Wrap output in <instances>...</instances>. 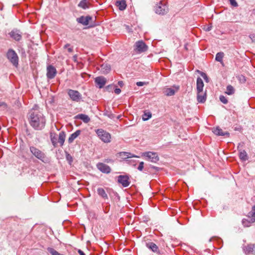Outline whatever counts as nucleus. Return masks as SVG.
I'll use <instances>...</instances> for the list:
<instances>
[{"instance_id": "nucleus-5", "label": "nucleus", "mask_w": 255, "mask_h": 255, "mask_svg": "<svg viewBox=\"0 0 255 255\" xmlns=\"http://www.w3.org/2000/svg\"><path fill=\"white\" fill-rule=\"evenodd\" d=\"M67 94L70 99L73 101L79 102L82 99L81 94L77 90L68 89L67 91Z\"/></svg>"}, {"instance_id": "nucleus-35", "label": "nucleus", "mask_w": 255, "mask_h": 255, "mask_svg": "<svg viewBox=\"0 0 255 255\" xmlns=\"http://www.w3.org/2000/svg\"><path fill=\"white\" fill-rule=\"evenodd\" d=\"M151 117V113L150 112H145L142 115V120L144 121H147Z\"/></svg>"}, {"instance_id": "nucleus-34", "label": "nucleus", "mask_w": 255, "mask_h": 255, "mask_svg": "<svg viewBox=\"0 0 255 255\" xmlns=\"http://www.w3.org/2000/svg\"><path fill=\"white\" fill-rule=\"evenodd\" d=\"M104 115L107 116L111 119H114L115 118H116V116L114 114H113L111 111L108 110H106L104 112Z\"/></svg>"}, {"instance_id": "nucleus-58", "label": "nucleus", "mask_w": 255, "mask_h": 255, "mask_svg": "<svg viewBox=\"0 0 255 255\" xmlns=\"http://www.w3.org/2000/svg\"><path fill=\"white\" fill-rule=\"evenodd\" d=\"M94 26V25L92 24V25H91L89 27H93V26Z\"/></svg>"}, {"instance_id": "nucleus-57", "label": "nucleus", "mask_w": 255, "mask_h": 255, "mask_svg": "<svg viewBox=\"0 0 255 255\" xmlns=\"http://www.w3.org/2000/svg\"><path fill=\"white\" fill-rule=\"evenodd\" d=\"M122 117V115H119L117 117H116L117 119H120Z\"/></svg>"}, {"instance_id": "nucleus-22", "label": "nucleus", "mask_w": 255, "mask_h": 255, "mask_svg": "<svg viewBox=\"0 0 255 255\" xmlns=\"http://www.w3.org/2000/svg\"><path fill=\"white\" fill-rule=\"evenodd\" d=\"M75 119H80V120H82L85 123H88L90 121V119L88 117V116L85 115V114H78V115H76L75 117Z\"/></svg>"}, {"instance_id": "nucleus-23", "label": "nucleus", "mask_w": 255, "mask_h": 255, "mask_svg": "<svg viewBox=\"0 0 255 255\" xmlns=\"http://www.w3.org/2000/svg\"><path fill=\"white\" fill-rule=\"evenodd\" d=\"M197 101L199 103H204L206 100V93H198L197 92Z\"/></svg>"}, {"instance_id": "nucleus-26", "label": "nucleus", "mask_w": 255, "mask_h": 255, "mask_svg": "<svg viewBox=\"0 0 255 255\" xmlns=\"http://www.w3.org/2000/svg\"><path fill=\"white\" fill-rule=\"evenodd\" d=\"M65 133L64 131H61L59 133L57 142L60 144V146L63 145L65 139Z\"/></svg>"}, {"instance_id": "nucleus-19", "label": "nucleus", "mask_w": 255, "mask_h": 255, "mask_svg": "<svg viewBox=\"0 0 255 255\" xmlns=\"http://www.w3.org/2000/svg\"><path fill=\"white\" fill-rule=\"evenodd\" d=\"M146 247L154 253H159L158 247L155 244L152 242L146 243Z\"/></svg>"}, {"instance_id": "nucleus-9", "label": "nucleus", "mask_w": 255, "mask_h": 255, "mask_svg": "<svg viewBox=\"0 0 255 255\" xmlns=\"http://www.w3.org/2000/svg\"><path fill=\"white\" fill-rule=\"evenodd\" d=\"M93 18L90 15L87 16H81L76 19V21L78 23L82 24L84 26H87L90 23V22L92 21Z\"/></svg>"}, {"instance_id": "nucleus-7", "label": "nucleus", "mask_w": 255, "mask_h": 255, "mask_svg": "<svg viewBox=\"0 0 255 255\" xmlns=\"http://www.w3.org/2000/svg\"><path fill=\"white\" fill-rule=\"evenodd\" d=\"M142 155L146 157V159L152 162H156L159 160V157L155 152H146L142 153Z\"/></svg>"}, {"instance_id": "nucleus-41", "label": "nucleus", "mask_w": 255, "mask_h": 255, "mask_svg": "<svg viewBox=\"0 0 255 255\" xmlns=\"http://www.w3.org/2000/svg\"><path fill=\"white\" fill-rule=\"evenodd\" d=\"M144 167V162L141 161L139 163V165L137 167V169L139 171H142Z\"/></svg>"}, {"instance_id": "nucleus-37", "label": "nucleus", "mask_w": 255, "mask_h": 255, "mask_svg": "<svg viewBox=\"0 0 255 255\" xmlns=\"http://www.w3.org/2000/svg\"><path fill=\"white\" fill-rule=\"evenodd\" d=\"M237 78L241 83H245L246 82V77L243 75H238Z\"/></svg>"}, {"instance_id": "nucleus-51", "label": "nucleus", "mask_w": 255, "mask_h": 255, "mask_svg": "<svg viewBox=\"0 0 255 255\" xmlns=\"http://www.w3.org/2000/svg\"><path fill=\"white\" fill-rule=\"evenodd\" d=\"M118 85L122 87L124 85V83L122 81H120L118 82Z\"/></svg>"}, {"instance_id": "nucleus-21", "label": "nucleus", "mask_w": 255, "mask_h": 255, "mask_svg": "<svg viewBox=\"0 0 255 255\" xmlns=\"http://www.w3.org/2000/svg\"><path fill=\"white\" fill-rule=\"evenodd\" d=\"M204 84L202 79L200 77H198L197 79V90L198 93H202Z\"/></svg>"}, {"instance_id": "nucleus-53", "label": "nucleus", "mask_w": 255, "mask_h": 255, "mask_svg": "<svg viewBox=\"0 0 255 255\" xmlns=\"http://www.w3.org/2000/svg\"><path fill=\"white\" fill-rule=\"evenodd\" d=\"M105 162L109 163V162H113V160L111 159H107L105 160Z\"/></svg>"}, {"instance_id": "nucleus-54", "label": "nucleus", "mask_w": 255, "mask_h": 255, "mask_svg": "<svg viewBox=\"0 0 255 255\" xmlns=\"http://www.w3.org/2000/svg\"><path fill=\"white\" fill-rule=\"evenodd\" d=\"M70 46V44H69V43H67V44H66V45H64V48H68Z\"/></svg>"}, {"instance_id": "nucleus-52", "label": "nucleus", "mask_w": 255, "mask_h": 255, "mask_svg": "<svg viewBox=\"0 0 255 255\" xmlns=\"http://www.w3.org/2000/svg\"><path fill=\"white\" fill-rule=\"evenodd\" d=\"M211 29H212V26H208V27L206 28V31H210V30H211Z\"/></svg>"}, {"instance_id": "nucleus-12", "label": "nucleus", "mask_w": 255, "mask_h": 255, "mask_svg": "<svg viewBox=\"0 0 255 255\" xmlns=\"http://www.w3.org/2000/svg\"><path fill=\"white\" fill-rule=\"evenodd\" d=\"M97 167L100 171L104 173L108 174L111 171L110 167L103 163H98L97 164Z\"/></svg>"}, {"instance_id": "nucleus-18", "label": "nucleus", "mask_w": 255, "mask_h": 255, "mask_svg": "<svg viewBox=\"0 0 255 255\" xmlns=\"http://www.w3.org/2000/svg\"><path fill=\"white\" fill-rule=\"evenodd\" d=\"M10 36L16 41H19L21 39V35L18 30H12L9 33Z\"/></svg>"}, {"instance_id": "nucleus-36", "label": "nucleus", "mask_w": 255, "mask_h": 255, "mask_svg": "<svg viewBox=\"0 0 255 255\" xmlns=\"http://www.w3.org/2000/svg\"><path fill=\"white\" fill-rule=\"evenodd\" d=\"M47 251L49 253L51 254V255H61L60 253H59L55 250L52 248H48Z\"/></svg>"}, {"instance_id": "nucleus-20", "label": "nucleus", "mask_w": 255, "mask_h": 255, "mask_svg": "<svg viewBox=\"0 0 255 255\" xmlns=\"http://www.w3.org/2000/svg\"><path fill=\"white\" fill-rule=\"evenodd\" d=\"M90 6L91 3L88 0H81L78 4V6L83 9H88Z\"/></svg>"}, {"instance_id": "nucleus-8", "label": "nucleus", "mask_w": 255, "mask_h": 255, "mask_svg": "<svg viewBox=\"0 0 255 255\" xmlns=\"http://www.w3.org/2000/svg\"><path fill=\"white\" fill-rule=\"evenodd\" d=\"M118 182L119 183L122 184L124 187H127L130 184L129 176L127 175H119L118 176Z\"/></svg>"}, {"instance_id": "nucleus-39", "label": "nucleus", "mask_w": 255, "mask_h": 255, "mask_svg": "<svg viewBox=\"0 0 255 255\" xmlns=\"http://www.w3.org/2000/svg\"><path fill=\"white\" fill-rule=\"evenodd\" d=\"M219 99H220V101L222 103H223V104H226L228 103V100L224 96H223V95L220 96L219 97Z\"/></svg>"}, {"instance_id": "nucleus-4", "label": "nucleus", "mask_w": 255, "mask_h": 255, "mask_svg": "<svg viewBox=\"0 0 255 255\" xmlns=\"http://www.w3.org/2000/svg\"><path fill=\"white\" fill-rule=\"evenodd\" d=\"M96 133L98 137L104 142L108 143L111 141V134L102 129H98Z\"/></svg>"}, {"instance_id": "nucleus-13", "label": "nucleus", "mask_w": 255, "mask_h": 255, "mask_svg": "<svg viewBox=\"0 0 255 255\" xmlns=\"http://www.w3.org/2000/svg\"><path fill=\"white\" fill-rule=\"evenodd\" d=\"M243 251L246 255H255V244H249L244 247Z\"/></svg>"}, {"instance_id": "nucleus-40", "label": "nucleus", "mask_w": 255, "mask_h": 255, "mask_svg": "<svg viewBox=\"0 0 255 255\" xmlns=\"http://www.w3.org/2000/svg\"><path fill=\"white\" fill-rule=\"evenodd\" d=\"M123 154H128V155H127L128 158H131V157H137V158L139 157V156H136L135 155H134L133 154H132V153H131L130 152H124V153H123Z\"/></svg>"}, {"instance_id": "nucleus-6", "label": "nucleus", "mask_w": 255, "mask_h": 255, "mask_svg": "<svg viewBox=\"0 0 255 255\" xmlns=\"http://www.w3.org/2000/svg\"><path fill=\"white\" fill-rule=\"evenodd\" d=\"M168 10L167 5L161 1L156 5L155 8V12L158 14H165L168 12Z\"/></svg>"}, {"instance_id": "nucleus-17", "label": "nucleus", "mask_w": 255, "mask_h": 255, "mask_svg": "<svg viewBox=\"0 0 255 255\" xmlns=\"http://www.w3.org/2000/svg\"><path fill=\"white\" fill-rule=\"evenodd\" d=\"M95 82L99 88H102L106 84V80L103 77H98L95 78Z\"/></svg>"}, {"instance_id": "nucleus-1", "label": "nucleus", "mask_w": 255, "mask_h": 255, "mask_svg": "<svg viewBox=\"0 0 255 255\" xmlns=\"http://www.w3.org/2000/svg\"><path fill=\"white\" fill-rule=\"evenodd\" d=\"M36 105L30 112L29 121L30 126L35 130H41L46 124V119L43 113L38 109Z\"/></svg>"}, {"instance_id": "nucleus-42", "label": "nucleus", "mask_w": 255, "mask_h": 255, "mask_svg": "<svg viewBox=\"0 0 255 255\" xmlns=\"http://www.w3.org/2000/svg\"><path fill=\"white\" fill-rule=\"evenodd\" d=\"M231 4L234 6H237L238 3L236 0H229Z\"/></svg>"}, {"instance_id": "nucleus-31", "label": "nucleus", "mask_w": 255, "mask_h": 255, "mask_svg": "<svg viewBox=\"0 0 255 255\" xmlns=\"http://www.w3.org/2000/svg\"><path fill=\"white\" fill-rule=\"evenodd\" d=\"M58 136L55 133H50V138L52 144L54 147H56L58 143Z\"/></svg>"}, {"instance_id": "nucleus-10", "label": "nucleus", "mask_w": 255, "mask_h": 255, "mask_svg": "<svg viewBox=\"0 0 255 255\" xmlns=\"http://www.w3.org/2000/svg\"><path fill=\"white\" fill-rule=\"evenodd\" d=\"M135 49L138 52L141 53L146 51L147 50V46L142 40H139L135 42Z\"/></svg>"}, {"instance_id": "nucleus-43", "label": "nucleus", "mask_w": 255, "mask_h": 255, "mask_svg": "<svg viewBox=\"0 0 255 255\" xmlns=\"http://www.w3.org/2000/svg\"><path fill=\"white\" fill-rule=\"evenodd\" d=\"M66 159L70 163L73 161L72 157L69 154L66 155Z\"/></svg>"}, {"instance_id": "nucleus-33", "label": "nucleus", "mask_w": 255, "mask_h": 255, "mask_svg": "<svg viewBox=\"0 0 255 255\" xmlns=\"http://www.w3.org/2000/svg\"><path fill=\"white\" fill-rule=\"evenodd\" d=\"M235 93V89L231 85H228L227 87V91L226 93L229 95H231Z\"/></svg>"}, {"instance_id": "nucleus-24", "label": "nucleus", "mask_w": 255, "mask_h": 255, "mask_svg": "<svg viewBox=\"0 0 255 255\" xmlns=\"http://www.w3.org/2000/svg\"><path fill=\"white\" fill-rule=\"evenodd\" d=\"M81 133L80 130H77L75 132L73 133L70 135L69 137L68 141L69 143H71L73 142L74 140Z\"/></svg>"}, {"instance_id": "nucleus-55", "label": "nucleus", "mask_w": 255, "mask_h": 255, "mask_svg": "<svg viewBox=\"0 0 255 255\" xmlns=\"http://www.w3.org/2000/svg\"><path fill=\"white\" fill-rule=\"evenodd\" d=\"M77 55H75L74 56H73V60H74V61H76V60H77Z\"/></svg>"}, {"instance_id": "nucleus-30", "label": "nucleus", "mask_w": 255, "mask_h": 255, "mask_svg": "<svg viewBox=\"0 0 255 255\" xmlns=\"http://www.w3.org/2000/svg\"><path fill=\"white\" fill-rule=\"evenodd\" d=\"M247 216L252 219V221L255 222V205L252 207L251 211L248 213Z\"/></svg>"}, {"instance_id": "nucleus-3", "label": "nucleus", "mask_w": 255, "mask_h": 255, "mask_svg": "<svg viewBox=\"0 0 255 255\" xmlns=\"http://www.w3.org/2000/svg\"><path fill=\"white\" fill-rule=\"evenodd\" d=\"M6 57L14 66H17L18 64V56L14 50L9 49L6 53Z\"/></svg>"}, {"instance_id": "nucleus-38", "label": "nucleus", "mask_w": 255, "mask_h": 255, "mask_svg": "<svg viewBox=\"0 0 255 255\" xmlns=\"http://www.w3.org/2000/svg\"><path fill=\"white\" fill-rule=\"evenodd\" d=\"M200 75L203 78L206 82L208 83L209 82V79L206 73L201 72Z\"/></svg>"}, {"instance_id": "nucleus-15", "label": "nucleus", "mask_w": 255, "mask_h": 255, "mask_svg": "<svg viewBox=\"0 0 255 255\" xmlns=\"http://www.w3.org/2000/svg\"><path fill=\"white\" fill-rule=\"evenodd\" d=\"M213 132L214 134L217 135H222V136H229L230 133L228 131H223V130L220 128L219 127H216L215 128H213Z\"/></svg>"}, {"instance_id": "nucleus-56", "label": "nucleus", "mask_w": 255, "mask_h": 255, "mask_svg": "<svg viewBox=\"0 0 255 255\" xmlns=\"http://www.w3.org/2000/svg\"><path fill=\"white\" fill-rule=\"evenodd\" d=\"M6 106V104H5V103L4 102H1L0 103V107L1 106Z\"/></svg>"}, {"instance_id": "nucleus-11", "label": "nucleus", "mask_w": 255, "mask_h": 255, "mask_svg": "<svg viewBox=\"0 0 255 255\" xmlns=\"http://www.w3.org/2000/svg\"><path fill=\"white\" fill-rule=\"evenodd\" d=\"M57 73L56 68L52 66L49 65L47 67V73L46 76L48 79H52L55 77Z\"/></svg>"}, {"instance_id": "nucleus-47", "label": "nucleus", "mask_w": 255, "mask_h": 255, "mask_svg": "<svg viewBox=\"0 0 255 255\" xmlns=\"http://www.w3.org/2000/svg\"><path fill=\"white\" fill-rule=\"evenodd\" d=\"M114 92L116 94H119L121 92V90L120 88H116L115 89Z\"/></svg>"}, {"instance_id": "nucleus-25", "label": "nucleus", "mask_w": 255, "mask_h": 255, "mask_svg": "<svg viewBox=\"0 0 255 255\" xmlns=\"http://www.w3.org/2000/svg\"><path fill=\"white\" fill-rule=\"evenodd\" d=\"M116 5L119 7V9L121 10H125L127 7L126 1L125 0L117 1L116 2Z\"/></svg>"}, {"instance_id": "nucleus-27", "label": "nucleus", "mask_w": 255, "mask_h": 255, "mask_svg": "<svg viewBox=\"0 0 255 255\" xmlns=\"http://www.w3.org/2000/svg\"><path fill=\"white\" fill-rule=\"evenodd\" d=\"M101 70L103 74H107L111 70L110 65L107 63H104L101 66Z\"/></svg>"}, {"instance_id": "nucleus-45", "label": "nucleus", "mask_w": 255, "mask_h": 255, "mask_svg": "<svg viewBox=\"0 0 255 255\" xmlns=\"http://www.w3.org/2000/svg\"><path fill=\"white\" fill-rule=\"evenodd\" d=\"M159 168L158 167H156L154 166L150 165L148 169V170H150V169H154L155 171H157L158 170Z\"/></svg>"}, {"instance_id": "nucleus-28", "label": "nucleus", "mask_w": 255, "mask_h": 255, "mask_svg": "<svg viewBox=\"0 0 255 255\" xmlns=\"http://www.w3.org/2000/svg\"><path fill=\"white\" fill-rule=\"evenodd\" d=\"M253 220L251 219H247L244 218L242 221V225L244 227H249L251 226V225L254 223L255 221H252Z\"/></svg>"}, {"instance_id": "nucleus-32", "label": "nucleus", "mask_w": 255, "mask_h": 255, "mask_svg": "<svg viewBox=\"0 0 255 255\" xmlns=\"http://www.w3.org/2000/svg\"><path fill=\"white\" fill-rule=\"evenodd\" d=\"M223 52H218L216 55L215 60L218 62H222L223 61V58L224 57Z\"/></svg>"}, {"instance_id": "nucleus-48", "label": "nucleus", "mask_w": 255, "mask_h": 255, "mask_svg": "<svg viewBox=\"0 0 255 255\" xmlns=\"http://www.w3.org/2000/svg\"><path fill=\"white\" fill-rule=\"evenodd\" d=\"M136 84L138 86H142L145 84V83L142 82H137Z\"/></svg>"}, {"instance_id": "nucleus-14", "label": "nucleus", "mask_w": 255, "mask_h": 255, "mask_svg": "<svg viewBox=\"0 0 255 255\" xmlns=\"http://www.w3.org/2000/svg\"><path fill=\"white\" fill-rule=\"evenodd\" d=\"M243 146V143H240L238 146V149L239 151V157L241 160L245 161L248 159V154L245 150L240 149V146Z\"/></svg>"}, {"instance_id": "nucleus-44", "label": "nucleus", "mask_w": 255, "mask_h": 255, "mask_svg": "<svg viewBox=\"0 0 255 255\" xmlns=\"http://www.w3.org/2000/svg\"><path fill=\"white\" fill-rule=\"evenodd\" d=\"M123 153H124V152H121L120 153V156L123 159L128 158V154H123Z\"/></svg>"}, {"instance_id": "nucleus-49", "label": "nucleus", "mask_w": 255, "mask_h": 255, "mask_svg": "<svg viewBox=\"0 0 255 255\" xmlns=\"http://www.w3.org/2000/svg\"><path fill=\"white\" fill-rule=\"evenodd\" d=\"M78 252L80 255H85V253L81 250H78Z\"/></svg>"}, {"instance_id": "nucleus-46", "label": "nucleus", "mask_w": 255, "mask_h": 255, "mask_svg": "<svg viewBox=\"0 0 255 255\" xmlns=\"http://www.w3.org/2000/svg\"><path fill=\"white\" fill-rule=\"evenodd\" d=\"M249 37L251 38L252 42H255V34H250Z\"/></svg>"}, {"instance_id": "nucleus-50", "label": "nucleus", "mask_w": 255, "mask_h": 255, "mask_svg": "<svg viewBox=\"0 0 255 255\" xmlns=\"http://www.w3.org/2000/svg\"><path fill=\"white\" fill-rule=\"evenodd\" d=\"M67 50L69 53H71L73 51V47H68Z\"/></svg>"}, {"instance_id": "nucleus-2", "label": "nucleus", "mask_w": 255, "mask_h": 255, "mask_svg": "<svg viewBox=\"0 0 255 255\" xmlns=\"http://www.w3.org/2000/svg\"><path fill=\"white\" fill-rule=\"evenodd\" d=\"M30 151L31 153L37 158L41 160L44 163H48L49 162V158L47 157L46 154L34 146L30 147Z\"/></svg>"}, {"instance_id": "nucleus-16", "label": "nucleus", "mask_w": 255, "mask_h": 255, "mask_svg": "<svg viewBox=\"0 0 255 255\" xmlns=\"http://www.w3.org/2000/svg\"><path fill=\"white\" fill-rule=\"evenodd\" d=\"M174 88L175 89H172L171 88H166L164 90V93L165 95L167 96H171L175 94V92H177L179 88V86H174Z\"/></svg>"}, {"instance_id": "nucleus-29", "label": "nucleus", "mask_w": 255, "mask_h": 255, "mask_svg": "<svg viewBox=\"0 0 255 255\" xmlns=\"http://www.w3.org/2000/svg\"><path fill=\"white\" fill-rule=\"evenodd\" d=\"M97 192L98 195L102 197L103 199H108V195L106 193L105 190L103 188H98L97 189Z\"/></svg>"}]
</instances>
